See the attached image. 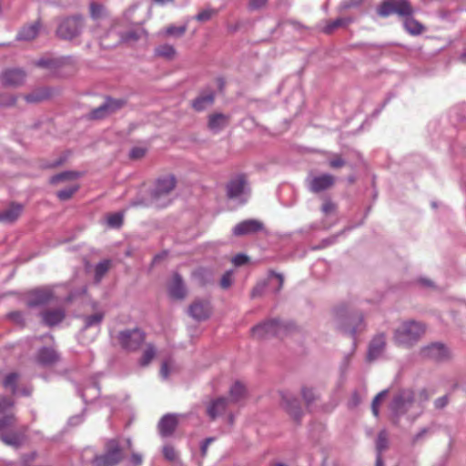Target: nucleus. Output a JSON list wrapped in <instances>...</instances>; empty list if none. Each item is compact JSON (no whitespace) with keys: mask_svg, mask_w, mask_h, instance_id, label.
<instances>
[{"mask_svg":"<svg viewBox=\"0 0 466 466\" xmlns=\"http://www.w3.org/2000/svg\"><path fill=\"white\" fill-rule=\"evenodd\" d=\"M177 179L173 175L158 177L149 192V198H137L131 202L132 207L165 208L170 203V194L175 189Z\"/></svg>","mask_w":466,"mask_h":466,"instance_id":"nucleus-1","label":"nucleus"},{"mask_svg":"<svg viewBox=\"0 0 466 466\" xmlns=\"http://www.w3.org/2000/svg\"><path fill=\"white\" fill-rule=\"evenodd\" d=\"M426 325L414 319L402 321L393 331L394 343L405 349L414 347L424 336Z\"/></svg>","mask_w":466,"mask_h":466,"instance_id":"nucleus-2","label":"nucleus"},{"mask_svg":"<svg viewBox=\"0 0 466 466\" xmlns=\"http://www.w3.org/2000/svg\"><path fill=\"white\" fill-rule=\"evenodd\" d=\"M338 329L355 339L358 331L364 329L363 316L353 312L347 304H340L333 309Z\"/></svg>","mask_w":466,"mask_h":466,"instance_id":"nucleus-3","label":"nucleus"},{"mask_svg":"<svg viewBox=\"0 0 466 466\" xmlns=\"http://www.w3.org/2000/svg\"><path fill=\"white\" fill-rule=\"evenodd\" d=\"M295 329L296 326L291 321L272 319L254 326L251 334L258 339H266L272 337L283 338Z\"/></svg>","mask_w":466,"mask_h":466,"instance_id":"nucleus-4","label":"nucleus"},{"mask_svg":"<svg viewBox=\"0 0 466 466\" xmlns=\"http://www.w3.org/2000/svg\"><path fill=\"white\" fill-rule=\"evenodd\" d=\"M56 24V35L66 41H73L79 37L86 26L85 17L80 14L59 17Z\"/></svg>","mask_w":466,"mask_h":466,"instance_id":"nucleus-5","label":"nucleus"},{"mask_svg":"<svg viewBox=\"0 0 466 466\" xmlns=\"http://www.w3.org/2000/svg\"><path fill=\"white\" fill-rule=\"evenodd\" d=\"M380 17H389L396 15L404 18L408 15H414L415 9L409 0H382L376 9Z\"/></svg>","mask_w":466,"mask_h":466,"instance_id":"nucleus-6","label":"nucleus"},{"mask_svg":"<svg viewBox=\"0 0 466 466\" xmlns=\"http://www.w3.org/2000/svg\"><path fill=\"white\" fill-rule=\"evenodd\" d=\"M123 457L119 442L112 439L106 443L105 452L95 456L92 462L95 466H116L122 461Z\"/></svg>","mask_w":466,"mask_h":466,"instance_id":"nucleus-7","label":"nucleus"},{"mask_svg":"<svg viewBox=\"0 0 466 466\" xmlns=\"http://www.w3.org/2000/svg\"><path fill=\"white\" fill-rule=\"evenodd\" d=\"M17 418L14 412L5 413L0 417V440L7 446L21 447L23 438L15 432L6 434L5 431L15 426Z\"/></svg>","mask_w":466,"mask_h":466,"instance_id":"nucleus-8","label":"nucleus"},{"mask_svg":"<svg viewBox=\"0 0 466 466\" xmlns=\"http://www.w3.org/2000/svg\"><path fill=\"white\" fill-rule=\"evenodd\" d=\"M414 392L410 389L400 390L392 399L390 410L398 419L404 415L414 404Z\"/></svg>","mask_w":466,"mask_h":466,"instance_id":"nucleus-9","label":"nucleus"},{"mask_svg":"<svg viewBox=\"0 0 466 466\" xmlns=\"http://www.w3.org/2000/svg\"><path fill=\"white\" fill-rule=\"evenodd\" d=\"M226 190L228 198L238 200L241 204L247 202L249 190L246 176L240 174L230 179L226 186Z\"/></svg>","mask_w":466,"mask_h":466,"instance_id":"nucleus-10","label":"nucleus"},{"mask_svg":"<svg viewBox=\"0 0 466 466\" xmlns=\"http://www.w3.org/2000/svg\"><path fill=\"white\" fill-rule=\"evenodd\" d=\"M145 333L138 329H126L120 331L117 339L123 349L127 350H137L145 341Z\"/></svg>","mask_w":466,"mask_h":466,"instance_id":"nucleus-11","label":"nucleus"},{"mask_svg":"<svg viewBox=\"0 0 466 466\" xmlns=\"http://www.w3.org/2000/svg\"><path fill=\"white\" fill-rule=\"evenodd\" d=\"M54 298L53 291L48 288H38L32 289L26 294V306L37 308L50 303Z\"/></svg>","mask_w":466,"mask_h":466,"instance_id":"nucleus-12","label":"nucleus"},{"mask_svg":"<svg viewBox=\"0 0 466 466\" xmlns=\"http://www.w3.org/2000/svg\"><path fill=\"white\" fill-rule=\"evenodd\" d=\"M420 356L426 360L443 361L449 359L450 351L444 344L435 342L420 348Z\"/></svg>","mask_w":466,"mask_h":466,"instance_id":"nucleus-13","label":"nucleus"},{"mask_svg":"<svg viewBox=\"0 0 466 466\" xmlns=\"http://www.w3.org/2000/svg\"><path fill=\"white\" fill-rule=\"evenodd\" d=\"M265 229L263 222L258 219L250 218L238 223L232 229V234L236 237L257 234Z\"/></svg>","mask_w":466,"mask_h":466,"instance_id":"nucleus-14","label":"nucleus"},{"mask_svg":"<svg viewBox=\"0 0 466 466\" xmlns=\"http://www.w3.org/2000/svg\"><path fill=\"white\" fill-rule=\"evenodd\" d=\"M335 181L336 178L333 175L324 173L319 176L309 177L307 184L309 191L317 194L332 187Z\"/></svg>","mask_w":466,"mask_h":466,"instance_id":"nucleus-15","label":"nucleus"},{"mask_svg":"<svg viewBox=\"0 0 466 466\" xmlns=\"http://www.w3.org/2000/svg\"><path fill=\"white\" fill-rule=\"evenodd\" d=\"M26 74L20 68H9L2 72L0 80L5 86H18L24 84Z\"/></svg>","mask_w":466,"mask_h":466,"instance_id":"nucleus-16","label":"nucleus"},{"mask_svg":"<svg viewBox=\"0 0 466 466\" xmlns=\"http://www.w3.org/2000/svg\"><path fill=\"white\" fill-rule=\"evenodd\" d=\"M35 360L43 367H50L60 360V355L52 347H42L36 352Z\"/></svg>","mask_w":466,"mask_h":466,"instance_id":"nucleus-17","label":"nucleus"},{"mask_svg":"<svg viewBox=\"0 0 466 466\" xmlns=\"http://www.w3.org/2000/svg\"><path fill=\"white\" fill-rule=\"evenodd\" d=\"M386 348V336L384 333L377 334L370 342L367 360L373 361L377 360Z\"/></svg>","mask_w":466,"mask_h":466,"instance_id":"nucleus-18","label":"nucleus"},{"mask_svg":"<svg viewBox=\"0 0 466 466\" xmlns=\"http://www.w3.org/2000/svg\"><path fill=\"white\" fill-rule=\"evenodd\" d=\"M210 313V304L206 300H196L188 308V314L198 321L207 319Z\"/></svg>","mask_w":466,"mask_h":466,"instance_id":"nucleus-19","label":"nucleus"},{"mask_svg":"<svg viewBox=\"0 0 466 466\" xmlns=\"http://www.w3.org/2000/svg\"><path fill=\"white\" fill-rule=\"evenodd\" d=\"M169 296L174 299H183L187 295V289L182 277L178 273H174L170 283L167 286Z\"/></svg>","mask_w":466,"mask_h":466,"instance_id":"nucleus-20","label":"nucleus"},{"mask_svg":"<svg viewBox=\"0 0 466 466\" xmlns=\"http://www.w3.org/2000/svg\"><path fill=\"white\" fill-rule=\"evenodd\" d=\"M282 405L297 422L300 421L303 412L299 400L296 397L290 394H283Z\"/></svg>","mask_w":466,"mask_h":466,"instance_id":"nucleus-21","label":"nucleus"},{"mask_svg":"<svg viewBox=\"0 0 466 466\" xmlns=\"http://www.w3.org/2000/svg\"><path fill=\"white\" fill-rule=\"evenodd\" d=\"M54 89L48 86H43L33 90L31 93L25 95V100L29 104H37L52 97Z\"/></svg>","mask_w":466,"mask_h":466,"instance_id":"nucleus-22","label":"nucleus"},{"mask_svg":"<svg viewBox=\"0 0 466 466\" xmlns=\"http://www.w3.org/2000/svg\"><path fill=\"white\" fill-rule=\"evenodd\" d=\"M178 420L174 414L164 415L158 422V431L162 437H169L175 431Z\"/></svg>","mask_w":466,"mask_h":466,"instance_id":"nucleus-23","label":"nucleus"},{"mask_svg":"<svg viewBox=\"0 0 466 466\" xmlns=\"http://www.w3.org/2000/svg\"><path fill=\"white\" fill-rule=\"evenodd\" d=\"M40 316L45 325L54 327L64 320L66 313L62 309H53L42 311Z\"/></svg>","mask_w":466,"mask_h":466,"instance_id":"nucleus-24","label":"nucleus"},{"mask_svg":"<svg viewBox=\"0 0 466 466\" xmlns=\"http://www.w3.org/2000/svg\"><path fill=\"white\" fill-rule=\"evenodd\" d=\"M215 101V92L213 90H209L208 92H203L199 94L194 100L191 102L192 108L197 112H201L211 106Z\"/></svg>","mask_w":466,"mask_h":466,"instance_id":"nucleus-25","label":"nucleus"},{"mask_svg":"<svg viewBox=\"0 0 466 466\" xmlns=\"http://www.w3.org/2000/svg\"><path fill=\"white\" fill-rule=\"evenodd\" d=\"M230 116L215 113L208 116V127L212 132L218 133L228 126Z\"/></svg>","mask_w":466,"mask_h":466,"instance_id":"nucleus-26","label":"nucleus"},{"mask_svg":"<svg viewBox=\"0 0 466 466\" xmlns=\"http://www.w3.org/2000/svg\"><path fill=\"white\" fill-rule=\"evenodd\" d=\"M228 400L220 397L213 400L207 408V413L210 420H214L218 416L223 414L228 407Z\"/></svg>","mask_w":466,"mask_h":466,"instance_id":"nucleus-27","label":"nucleus"},{"mask_svg":"<svg viewBox=\"0 0 466 466\" xmlns=\"http://www.w3.org/2000/svg\"><path fill=\"white\" fill-rule=\"evenodd\" d=\"M23 205L18 203H12L10 206L0 211V222L4 223H13L15 222L21 215L23 211Z\"/></svg>","mask_w":466,"mask_h":466,"instance_id":"nucleus-28","label":"nucleus"},{"mask_svg":"<svg viewBox=\"0 0 466 466\" xmlns=\"http://www.w3.org/2000/svg\"><path fill=\"white\" fill-rule=\"evenodd\" d=\"M403 27L411 35H420L426 30V27L415 19L413 15H408L403 18Z\"/></svg>","mask_w":466,"mask_h":466,"instance_id":"nucleus-29","label":"nucleus"},{"mask_svg":"<svg viewBox=\"0 0 466 466\" xmlns=\"http://www.w3.org/2000/svg\"><path fill=\"white\" fill-rule=\"evenodd\" d=\"M40 28V20H37L29 25H25L19 31L17 39L23 41H31L38 35Z\"/></svg>","mask_w":466,"mask_h":466,"instance_id":"nucleus-30","label":"nucleus"},{"mask_svg":"<svg viewBox=\"0 0 466 466\" xmlns=\"http://www.w3.org/2000/svg\"><path fill=\"white\" fill-rule=\"evenodd\" d=\"M352 22L350 17H339L335 20H328L322 28L325 35H331L335 30L340 27H346Z\"/></svg>","mask_w":466,"mask_h":466,"instance_id":"nucleus-31","label":"nucleus"},{"mask_svg":"<svg viewBox=\"0 0 466 466\" xmlns=\"http://www.w3.org/2000/svg\"><path fill=\"white\" fill-rule=\"evenodd\" d=\"M21 375L18 372L13 371L7 373L2 381V385L5 390H9L13 396L18 393V381Z\"/></svg>","mask_w":466,"mask_h":466,"instance_id":"nucleus-32","label":"nucleus"},{"mask_svg":"<svg viewBox=\"0 0 466 466\" xmlns=\"http://www.w3.org/2000/svg\"><path fill=\"white\" fill-rule=\"evenodd\" d=\"M104 318H105V313L103 311H98L92 315L85 316L83 318V319H84L83 329H87L90 328H99Z\"/></svg>","mask_w":466,"mask_h":466,"instance_id":"nucleus-33","label":"nucleus"},{"mask_svg":"<svg viewBox=\"0 0 466 466\" xmlns=\"http://www.w3.org/2000/svg\"><path fill=\"white\" fill-rule=\"evenodd\" d=\"M246 387L239 381H236L229 390V398L232 402H238L246 396Z\"/></svg>","mask_w":466,"mask_h":466,"instance_id":"nucleus-34","label":"nucleus"},{"mask_svg":"<svg viewBox=\"0 0 466 466\" xmlns=\"http://www.w3.org/2000/svg\"><path fill=\"white\" fill-rule=\"evenodd\" d=\"M104 102L110 115L123 108L127 103L125 98H112L110 96H106Z\"/></svg>","mask_w":466,"mask_h":466,"instance_id":"nucleus-35","label":"nucleus"},{"mask_svg":"<svg viewBox=\"0 0 466 466\" xmlns=\"http://www.w3.org/2000/svg\"><path fill=\"white\" fill-rule=\"evenodd\" d=\"M155 55L159 57L172 60L176 56V49L169 44L160 45L155 49Z\"/></svg>","mask_w":466,"mask_h":466,"instance_id":"nucleus-36","label":"nucleus"},{"mask_svg":"<svg viewBox=\"0 0 466 466\" xmlns=\"http://www.w3.org/2000/svg\"><path fill=\"white\" fill-rule=\"evenodd\" d=\"M111 261L105 259L97 263L95 267V282L99 283L104 276L107 273L110 268Z\"/></svg>","mask_w":466,"mask_h":466,"instance_id":"nucleus-37","label":"nucleus"},{"mask_svg":"<svg viewBox=\"0 0 466 466\" xmlns=\"http://www.w3.org/2000/svg\"><path fill=\"white\" fill-rule=\"evenodd\" d=\"M78 177H79L78 172L64 171V172H61L59 174H56V175L51 177L49 179V182L53 185H56L62 181L76 179Z\"/></svg>","mask_w":466,"mask_h":466,"instance_id":"nucleus-38","label":"nucleus"},{"mask_svg":"<svg viewBox=\"0 0 466 466\" xmlns=\"http://www.w3.org/2000/svg\"><path fill=\"white\" fill-rule=\"evenodd\" d=\"M389 447V437L388 432L385 430L380 431L378 433L376 440V451L377 454L382 455V452Z\"/></svg>","mask_w":466,"mask_h":466,"instance_id":"nucleus-39","label":"nucleus"},{"mask_svg":"<svg viewBox=\"0 0 466 466\" xmlns=\"http://www.w3.org/2000/svg\"><path fill=\"white\" fill-rule=\"evenodd\" d=\"M156 356V348L152 344H148L139 360V364L142 367L147 366Z\"/></svg>","mask_w":466,"mask_h":466,"instance_id":"nucleus-40","label":"nucleus"},{"mask_svg":"<svg viewBox=\"0 0 466 466\" xmlns=\"http://www.w3.org/2000/svg\"><path fill=\"white\" fill-rule=\"evenodd\" d=\"M15 406V400L10 396H0V415L11 412L10 410Z\"/></svg>","mask_w":466,"mask_h":466,"instance_id":"nucleus-41","label":"nucleus"},{"mask_svg":"<svg viewBox=\"0 0 466 466\" xmlns=\"http://www.w3.org/2000/svg\"><path fill=\"white\" fill-rule=\"evenodd\" d=\"M78 189H79V185L74 184V185H71L64 189L57 191L56 197L61 201H66V200L70 199Z\"/></svg>","mask_w":466,"mask_h":466,"instance_id":"nucleus-42","label":"nucleus"},{"mask_svg":"<svg viewBox=\"0 0 466 466\" xmlns=\"http://www.w3.org/2000/svg\"><path fill=\"white\" fill-rule=\"evenodd\" d=\"M110 116L107 107L105 104V102L100 105L99 106L94 108L89 113V118L94 120H99L106 118V116Z\"/></svg>","mask_w":466,"mask_h":466,"instance_id":"nucleus-43","label":"nucleus"},{"mask_svg":"<svg viewBox=\"0 0 466 466\" xmlns=\"http://www.w3.org/2000/svg\"><path fill=\"white\" fill-rule=\"evenodd\" d=\"M35 65L38 67L56 69L61 66V62L58 59L43 57L35 61Z\"/></svg>","mask_w":466,"mask_h":466,"instance_id":"nucleus-44","label":"nucleus"},{"mask_svg":"<svg viewBox=\"0 0 466 466\" xmlns=\"http://www.w3.org/2000/svg\"><path fill=\"white\" fill-rule=\"evenodd\" d=\"M6 319L20 327L25 326V314L22 311L15 310L6 314Z\"/></svg>","mask_w":466,"mask_h":466,"instance_id":"nucleus-45","label":"nucleus"},{"mask_svg":"<svg viewBox=\"0 0 466 466\" xmlns=\"http://www.w3.org/2000/svg\"><path fill=\"white\" fill-rule=\"evenodd\" d=\"M90 16L98 19L105 15V6L102 4L92 2L89 5Z\"/></svg>","mask_w":466,"mask_h":466,"instance_id":"nucleus-46","label":"nucleus"},{"mask_svg":"<svg viewBox=\"0 0 466 466\" xmlns=\"http://www.w3.org/2000/svg\"><path fill=\"white\" fill-rule=\"evenodd\" d=\"M388 394V390H384L380 392H379L373 399L372 400V403H371V410H372V413L375 417H379V413H380V410H379V406H380V400L386 397Z\"/></svg>","mask_w":466,"mask_h":466,"instance_id":"nucleus-47","label":"nucleus"},{"mask_svg":"<svg viewBox=\"0 0 466 466\" xmlns=\"http://www.w3.org/2000/svg\"><path fill=\"white\" fill-rule=\"evenodd\" d=\"M186 31L187 25L176 26L171 25L166 28V35L175 37H180L186 33Z\"/></svg>","mask_w":466,"mask_h":466,"instance_id":"nucleus-48","label":"nucleus"},{"mask_svg":"<svg viewBox=\"0 0 466 466\" xmlns=\"http://www.w3.org/2000/svg\"><path fill=\"white\" fill-rule=\"evenodd\" d=\"M109 227L117 228L123 224V215L121 213H113L107 217Z\"/></svg>","mask_w":466,"mask_h":466,"instance_id":"nucleus-49","label":"nucleus"},{"mask_svg":"<svg viewBox=\"0 0 466 466\" xmlns=\"http://www.w3.org/2000/svg\"><path fill=\"white\" fill-rule=\"evenodd\" d=\"M328 163L329 166L334 169H338L346 166L345 159H343L342 157L338 154H334L332 157L329 159Z\"/></svg>","mask_w":466,"mask_h":466,"instance_id":"nucleus-50","label":"nucleus"},{"mask_svg":"<svg viewBox=\"0 0 466 466\" xmlns=\"http://www.w3.org/2000/svg\"><path fill=\"white\" fill-rule=\"evenodd\" d=\"M17 97L14 95H0V106H11L16 103Z\"/></svg>","mask_w":466,"mask_h":466,"instance_id":"nucleus-51","label":"nucleus"},{"mask_svg":"<svg viewBox=\"0 0 466 466\" xmlns=\"http://www.w3.org/2000/svg\"><path fill=\"white\" fill-rule=\"evenodd\" d=\"M301 395L308 405L311 404L317 398L313 390L307 387L301 389Z\"/></svg>","mask_w":466,"mask_h":466,"instance_id":"nucleus-52","label":"nucleus"},{"mask_svg":"<svg viewBox=\"0 0 466 466\" xmlns=\"http://www.w3.org/2000/svg\"><path fill=\"white\" fill-rule=\"evenodd\" d=\"M147 154V148L141 147H135L129 152V158L137 160L144 157Z\"/></svg>","mask_w":466,"mask_h":466,"instance_id":"nucleus-53","label":"nucleus"},{"mask_svg":"<svg viewBox=\"0 0 466 466\" xmlns=\"http://www.w3.org/2000/svg\"><path fill=\"white\" fill-rule=\"evenodd\" d=\"M140 38V33L137 30H129L122 35V40L128 41H137Z\"/></svg>","mask_w":466,"mask_h":466,"instance_id":"nucleus-54","label":"nucleus"},{"mask_svg":"<svg viewBox=\"0 0 466 466\" xmlns=\"http://www.w3.org/2000/svg\"><path fill=\"white\" fill-rule=\"evenodd\" d=\"M232 284V271H227L223 274L220 279V286L222 289H227Z\"/></svg>","mask_w":466,"mask_h":466,"instance_id":"nucleus-55","label":"nucleus"},{"mask_svg":"<svg viewBox=\"0 0 466 466\" xmlns=\"http://www.w3.org/2000/svg\"><path fill=\"white\" fill-rule=\"evenodd\" d=\"M163 455L164 457L168 460V461H174L176 460L177 458V453H176V451L175 449L170 446V445H167L163 448Z\"/></svg>","mask_w":466,"mask_h":466,"instance_id":"nucleus-56","label":"nucleus"},{"mask_svg":"<svg viewBox=\"0 0 466 466\" xmlns=\"http://www.w3.org/2000/svg\"><path fill=\"white\" fill-rule=\"evenodd\" d=\"M268 0H249L248 9L251 11L258 10L266 5Z\"/></svg>","mask_w":466,"mask_h":466,"instance_id":"nucleus-57","label":"nucleus"},{"mask_svg":"<svg viewBox=\"0 0 466 466\" xmlns=\"http://www.w3.org/2000/svg\"><path fill=\"white\" fill-rule=\"evenodd\" d=\"M248 257L245 254H238L232 258V262L235 266L240 267L248 263Z\"/></svg>","mask_w":466,"mask_h":466,"instance_id":"nucleus-58","label":"nucleus"},{"mask_svg":"<svg viewBox=\"0 0 466 466\" xmlns=\"http://www.w3.org/2000/svg\"><path fill=\"white\" fill-rule=\"evenodd\" d=\"M266 287V282L258 283V285H256L251 291V297L256 298L261 296L264 293Z\"/></svg>","mask_w":466,"mask_h":466,"instance_id":"nucleus-59","label":"nucleus"},{"mask_svg":"<svg viewBox=\"0 0 466 466\" xmlns=\"http://www.w3.org/2000/svg\"><path fill=\"white\" fill-rule=\"evenodd\" d=\"M363 0H344L341 3L342 9H350L353 7H358L361 5Z\"/></svg>","mask_w":466,"mask_h":466,"instance_id":"nucleus-60","label":"nucleus"},{"mask_svg":"<svg viewBox=\"0 0 466 466\" xmlns=\"http://www.w3.org/2000/svg\"><path fill=\"white\" fill-rule=\"evenodd\" d=\"M335 208H336L335 204H334L333 202H331L330 200L327 199V200L323 203V205H322V207H321V211H322L324 214L328 215V214H329V213L333 212V211L335 210Z\"/></svg>","mask_w":466,"mask_h":466,"instance_id":"nucleus-61","label":"nucleus"},{"mask_svg":"<svg viewBox=\"0 0 466 466\" xmlns=\"http://www.w3.org/2000/svg\"><path fill=\"white\" fill-rule=\"evenodd\" d=\"M449 402V398L447 395L442 396L435 400L434 406L436 409L441 410L447 406Z\"/></svg>","mask_w":466,"mask_h":466,"instance_id":"nucleus-62","label":"nucleus"},{"mask_svg":"<svg viewBox=\"0 0 466 466\" xmlns=\"http://www.w3.org/2000/svg\"><path fill=\"white\" fill-rule=\"evenodd\" d=\"M211 15H212L211 11L203 10L197 15L196 19L199 22H205V21H208L210 19Z\"/></svg>","mask_w":466,"mask_h":466,"instance_id":"nucleus-63","label":"nucleus"},{"mask_svg":"<svg viewBox=\"0 0 466 466\" xmlns=\"http://www.w3.org/2000/svg\"><path fill=\"white\" fill-rule=\"evenodd\" d=\"M271 276L277 279L278 280V287L276 288L275 291L279 292L283 287L284 278L281 274L276 272H271Z\"/></svg>","mask_w":466,"mask_h":466,"instance_id":"nucleus-64","label":"nucleus"}]
</instances>
